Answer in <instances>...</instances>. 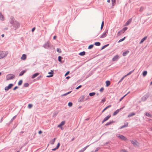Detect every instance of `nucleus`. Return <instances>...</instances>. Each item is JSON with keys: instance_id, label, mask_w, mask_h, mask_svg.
I'll use <instances>...</instances> for the list:
<instances>
[{"instance_id": "f257e3e1", "label": "nucleus", "mask_w": 152, "mask_h": 152, "mask_svg": "<svg viewBox=\"0 0 152 152\" xmlns=\"http://www.w3.org/2000/svg\"><path fill=\"white\" fill-rule=\"evenodd\" d=\"M8 53V52L7 51H0V59L6 57Z\"/></svg>"}, {"instance_id": "f03ea898", "label": "nucleus", "mask_w": 152, "mask_h": 152, "mask_svg": "<svg viewBox=\"0 0 152 152\" xmlns=\"http://www.w3.org/2000/svg\"><path fill=\"white\" fill-rule=\"evenodd\" d=\"M130 141L134 146H139V143L136 140H130Z\"/></svg>"}, {"instance_id": "7ed1b4c3", "label": "nucleus", "mask_w": 152, "mask_h": 152, "mask_svg": "<svg viewBox=\"0 0 152 152\" xmlns=\"http://www.w3.org/2000/svg\"><path fill=\"white\" fill-rule=\"evenodd\" d=\"M117 137L122 140L126 141L128 140L127 139L126 137L122 135H117Z\"/></svg>"}, {"instance_id": "20e7f679", "label": "nucleus", "mask_w": 152, "mask_h": 152, "mask_svg": "<svg viewBox=\"0 0 152 152\" xmlns=\"http://www.w3.org/2000/svg\"><path fill=\"white\" fill-rule=\"evenodd\" d=\"M15 77V76L12 74H10L7 75L6 76V79L7 80H9L13 79Z\"/></svg>"}, {"instance_id": "39448f33", "label": "nucleus", "mask_w": 152, "mask_h": 152, "mask_svg": "<svg viewBox=\"0 0 152 152\" xmlns=\"http://www.w3.org/2000/svg\"><path fill=\"white\" fill-rule=\"evenodd\" d=\"M108 34V30L105 31L100 36V38H103L107 36Z\"/></svg>"}, {"instance_id": "423d86ee", "label": "nucleus", "mask_w": 152, "mask_h": 152, "mask_svg": "<svg viewBox=\"0 0 152 152\" xmlns=\"http://www.w3.org/2000/svg\"><path fill=\"white\" fill-rule=\"evenodd\" d=\"M12 84H10L8 86L6 87L5 88V90L6 91H8L9 89L11 88L13 86Z\"/></svg>"}, {"instance_id": "0eeeda50", "label": "nucleus", "mask_w": 152, "mask_h": 152, "mask_svg": "<svg viewBox=\"0 0 152 152\" xmlns=\"http://www.w3.org/2000/svg\"><path fill=\"white\" fill-rule=\"evenodd\" d=\"M111 115H109L107 116L106 117L104 118L102 121V123H103L104 122L107 120L110 117Z\"/></svg>"}, {"instance_id": "6e6552de", "label": "nucleus", "mask_w": 152, "mask_h": 152, "mask_svg": "<svg viewBox=\"0 0 152 152\" xmlns=\"http://www.w3.org/2000/svg\"><path fill=\"white\" fill-rule=\"evenodd\" d=\"M84 99V96H81L79 99L78 101L79 102H83Z\"/></svg>"}, {"instance_id": "1a4fd4ad", "label": "nucleus", "mask_w": 152, "mask_h": 152, "mask_svg": "<svg viewBox=\"0 0 152 152\" xmlns=\"http://www.w3.org/2000/svg\"><path fill=\"white\" fill-rule=\"evenodd\" d=\"M124 107H123L122 109ZM121 109H122V108H120L119 109H118V110H117L116 111H115L113 113V115H116L119 112L120 110H121Z\"/></svg>"}, {"instance_id": "9d476101", "label": "nucleus", "mask_w": 152, "mask_h": 152, "mask_svg": "<svg viewBox=\"0 0 152 152\" xmlns=\"http://www.w3.org/2000/svg\"><path fill=\"white\" fill-rule=\"evenodd\" d=\"M53 71L51 70V72H49L48 74H50V75L47 76V77H50L53 76Z\"/></svg>"}, {"instance_id": "9b49d317", "label": "nucleus", "mask_w": 152, "mask_h": 152, "mask_svg": "<svg viewBox=\"0 0 152 152\" xmlns=\"http://www.w3.org/2000/svg\"><path fill=\"white\" fill-rule=\"evenodd\" d=\"M26 55L25 54H23L21 57V59L22 60H25L26 59Z\"/></svg>"}, {"instance_id": "f8f14e48", "label": "nucleus", "mask_w": 152, "mask_h": 152, "mask_svg": "<svg viewBox=\"0 0 152 152\" xmlns=\"http://www.w3.org/2000/svg\"><path fill=\"white\" fill-rule=\"evenodd\" d=\"M132 19H129L126 23L125 26H127L129 25L132 22Z\"/></svg>"}, {"instance_id": "ddd939ff", "label": "nucleus", "mask_w": 152, "mask_h": 152, "mask_svg": "<svg viewBox=\"0 0 152 152\" xmlns=\"http://www.w3.org/2000/svg\"><path fill=\"white\" fill-rule=\"evenodd\" d=\"M65 123V122L64 121H62L61 122V124H59L58 126V127H61L63 125H64Z\"/></svg>"}, {"instance_id": "4468645a", "label": "nucleus", "mask_w": 152, "mask_h": 152, "mask_svg": "<svg viewBox=\"0 0 152 152\" xmlns=\"http://www.w3.org/2000/svg\"><path fill=\"white\" fill-rule=\"evenodd\" d=\"M118 56H115L113 58L112 60L113 61H115L118 59Z\"/></svg>"}, {"instance_id": "2eb2a0df", "label": "nucleus", "mask_w": 152, "mask_h": 152, "mask_svg": "<svg viewBox=\"0 0 152 152\" xmlns=\"http://www.w3.org/2000/svg\"><path fill=\"white\" fill-rule=\"evenodd\" d=\"M39 74V73H36L34 74L32 76L31 78L32 79H34Z\"/></svg>"}, {"instance_id": "dca6fc26", "label": "nucleus", "mask_w": 152, "mask_h": 152, "mask_svg": "<svg viewBox=\"0 0 152 152\" xmlns=\"http://www.w3.org/2000/svg\"><path fill=\"white\" fill-rule=\"evenodd\" d=\"M129 52V51L128 50H127L125 52H124L123 53V56H125L127 55V54H128Z\"/></svg>"}, {"instance_id": "f3484780", "label": "nucleus", "mask_w": 152, "mask_h": 152, "mask_svg": "<svg viewBox=\"0 0 152 152\" xmlns=\"http://www.w3.org/2000/svg\"><path fill=\"white\" fill-rule=\"evenodd\" d=\"M147 38V37H145L142 38L140 42V44L142 43Z\"/></svg>"}, {"instance_id": "a211bd4d", "label": "nucleus", "mask_w": 152, "mask_h": 152, "mask_svg": "<svg viewBox=\"0 0 152 152\" xmlns=\"http://www.w3.org/2000/svg\"><path fill=\"white\" fill-rule=\"evenodd\" d=\"M128 123H126L124 125L121 126L120 129H121L123 128L124 127H127L128 126Z\"/></svg>"}, {"instance_id": "6ab92c4d", "label": "nucleus", "mask_w": 152, "mask_h": 152, "mask_svg": "<svg viewBox=\"0 0 152 152\" xmlns=\"http://www.w3.org/2000/svg\"><path fill=\"white\" fill-rule=\"evenodd\" d=\"M88 147V146L85 147L84 148H83L82 150L79 151L78 152H83Z\"/></svg>"}, {"instance_id": "aec40b11", "label": "nucleus", "mask_w": 152, "mask_h": 152, "mask_svg": "<svg viewBox=\"0 0 152 152\" xmlns=\"http://www.w3.org/2000/svg\"><path fill=\"white\" fill-rule=\"evenodd\" d=\"M121 152H129L127 150L124 149H121L120 150Z\"/></svg>"}, {"instance_id": "412c9836", "label": "nucleus", "mask_w": 152, "mask_h": 152, "mask_svg": "<svg viewBox=\"0 0 152 152\" xmlns=\"http://www.w3.org/2000/svg\"><path fill=\"white\" fill-rule=\"evenodd\" d=\"M128 28L127 27H125L121 31V33H124L125 31H126L127 29Z\"/></svg>"}, {"instance_id": "4be33fe9", "label": "nucleus", "mask_w": 152, "mask_h": 152, "mask_svg": "<svg viewBox=\"0 0 152 152\" xmlns=\"http://www.w3.org/2000/svg\"><path fill=\"white\" fill-rule=\"evenodd\" d=\"M111 106V105H109L107 107H106L102 111V113H103L104 112L105 110H107V108L110 107Z\"/></svg>"}, {"instance_id": "5701e85b", "label": "nucleus", "mask_w": 152, "mask_h": 152, "mask_svg": "<svg viewBox=\"0 0 152 152\" xmlns=\"http://www.w3.org/2000/svg\"><path fill=\"white\" fill-rule=\"evenodd\" d=\"M135 115V113H130V114H129L128 115V117L129 118L130 117L132 116H133V115Z\"/></svg>"}, {"instance_id": "b1692460", "label": "nucleus", "mask_w": 152, "mask_h": 152, "mask_svg": "<svg viewBox=\"0 0 152 152\" xmlns=\"http://www.w3.org/2000/svg\"><path fill=\"white\" fill-rule=\"evenodd\" d=\"M106 86L107 87L109 86L110 85V82L109 81H107L106 82Z\"/></svg>"}, {"instance_id": "393cba45", "label": "nucleus", "mask_w": 152, "mask_h": 152, "mask_svg": "<svg viewBox=\"0 0 152 152\" xmlns=\"http://www.w3.org/2000/svg\"><path fill=\"white\" fill-rule=\"evenodd\" d=\"M145 114V115L146 116L148 117H151V114L149 113H148L146 112Z\"/></svg>"}, {"instance_id": "a878e982", "label": "nucleus", "mask_w": 152, "mask_h": 152, "mask_svg": "<svg viewBox=\"0 0 152 152\" xmlns=\"http://www.w3.org/2000/svg\"><path fill=\"white\" fill-rule=\"evenodd\" d=\"M0 18L2 20H4V19L3 16L2 15V14L1 13H0Z\"/></svg>"}, {"instance_id": "bb28decb", "label": "nucleus", "mask_w": 152, "mask_h": 152, "mask_svg": "<svg viewBox=\"0 0 152 152\" xmlns=\"http://www.w3.org/2000/svg\"><path fill=\"white\" fill-rule=\"evenodd\" d=\"M26 72V71H25V70L22 71L19 74V75L20 76L24 74V73H25Z\"/></svg>"}, {"instance_id": "cd10ccee", "label": "nucleus", "mask_w": 152, "mask_h": 152, "mask_svg": "<svg viewBox=\"0 0 152 152\" xmlns=\"http://www.w3.org/2000/svg\"><path fill=\"white\" fill-rule=\"evenodd\" d=\"M85 54V51H83L82 52H80L79 53V55L80 56H84Z\"/></svg>"}, {"instance_id": "c85d7f7f", "label": "nucleus", "mask_w": 152, "mask_h": 152, "mask_svg": "<svg viewBox=\"0 0 152 152\" xmlns=\"http://www.w3.org/2000/svg\"><path fill=\"white\" fill-rule=\"evenodd\" d=\"M56 139V138H54L53 140H52L51 141V142H50V143L51 144H53L55 142V140Z\"/></svg>"}, {"instance_id": "c756f323", "label": "nucleus", "mask_w": 152, "mask_h": 152, "mask_svg": "<svg viewBox=\"0 0 152 152\" xmlns=\"http://www.w3.org/2000/svg\"><path fill=\"white\" fill-rule=\"evenodd\" d=\"M114 122V121H110V122H108L107 123H106V124H105V125L106 126Z\"/></svg>"}, {"instance_id": "7c9ffc66", "label": "nucleus", "mask_w": 152, "mask_h": 152, "mask_svg": "<svg viewBox=\"0 0 152 152\" xmlns=\"http://www.w3.org/2000/svg\"><path fill=\"white\" fill-rule=\"evenodd\" d=\"M94 45L96 46H99L100 45V43L99 42H97L95 43Z\"/></svg>"}, {"instance_id": "2f4dec72", "label": "nucleus", "mask_w": 152, "mask_h": 152, "mask_svg": "<svg viewBox=\"0 0 152 152\" xmlns=\"http://www.w3.org/2000/svg\"><path fill=\"white\" fill-rule=\"evenodd\" d=\"M95 94V93L94 92L90 93L89 94L90 96H94Z\"/></svg>"}, {"instance_id": "473e14b6", "label": "nucleus", "mask_w": 152, "mask_h": 152, "mask_svg": "<svg viewBox=\"0 0 152 152\" xmlns=\"http://www.w3.org/2000/svg\"><path fill=\"white\" fill-rule=\"evenodd\" d=\"M134 70H133V71H131L129 73H128L127 75H125V76H127L129 75H130V74H131L134 71Z\"/></svg>"}, {"instance_id": "72a5a7b5", "label": "nucleus", "mask_w": 152, "mask_h": 152, "mask_svg": "<svg viewBox=\"0 0 152 152\" xmlns=\"http://www.w3.org/2000/svg\"><path fill=\"white\" fill-rule=\"evenodd\" d=\"M147 74V72L146 71H144L142 73V75L143 76H145Z\"/></svg>"}, {"instance_id": "f704fd0d", "label": "nucleus", "mask_w": 152, "mask_h": 152, "mask_svg": "<svg viewBox=\"0 0 152 152\" xmlns=\"http://www.w3.org/2000/svg\"><path fill=\"white\" fill-rule=\"evenodd\" d=\"M104 22L103 21L102 23L101 27V29H102L103 27L104 26Z\"/></svg>"}, {"instance_id": "c9c22d12", "label": "nucleus", "mask_w": 152, "mask_h": 152, "mask_svg": "<svg viewBox=\"0 0 152 152\" xmlns=\"http://www.w3.org/2000/svg\"><path fill=\"white\" fill-rule=\"evenodd\" d=\"M22 83V81L21 80H20L18 83V85H21Z\"/></svg>"}, {"instance_id": "e433bc0d", "label": "nucleus", "mask_w": 152, "mask_h": 152, "mask_svg": "<svg viewBox=\"0 0 152 152\" xmlns=\"http://www.w3.org/2000/svg\"><path fill=\"white\" fill-rule=\"evenodd\" d=\"M94 45H90L88 47V49H91L93 48Z\"/></svg>"}, {"instance_id": "4c0bfd02", "label": "nucleus", "mask_w": 152, "mask_h": 152, "mask_svg": "<svg viewBox=\"0 0 152 152\" xmlns=\"http://www.w3.org/2000/svg\"><path fill=\"white\" fill-rule=\"evenodd\" d=\"M61 59H62V57L59 56H58V60L60 62H61Z\"/></svg>"}, {"instance_id": "58836bf2", "label": "nucleus", "mask_w": 152, "mask_h": 152, "mask_svg": "<svg viewBox=\"0 0 152 152\" xmlns=\"http://www.w3.org/2000/svg\"><path fill=\"white\" fill-rule=\"evenodd\" d=\"M125 37H124L123 38L121 39H120V40H119L118 41V42H121L123 41V40H124V39H125Z\"/></svg>"}, {"instance_id": "ea45409f", "label": "nucleus", "mask_w": 152, "mask_h": 152, "mask_svg": "<svg viewBox=\"0 0 152 152\" xmlns=\"http://www.w3.org/2000/svg\"><path fill=\"white\" fill-rule=\"evenodd\" d=\"M28 83H25L24 84V86L25 87H27L28 86Z\"/></svg>"}, {"instance_id": "a19ab883", "label": "nucleus", "mask_w": 152, "mask_h": 152, "mask_svg": "<svg viewBox=\"0 0 152 152\" xmlns=\"http://www.w3.org/2000/svg\"><path fill=\"white\" fill-rule=\"evenodd\" d=\"M32 105L31 104H28V107L29 108H31L32 107Z\"/></svg>"}, {"instance_id": "79ce46f5", "label": "nucleus", "mask_w": 152, "mask_h": 152, "mask_svg": "<svg viewBox=\"0 0 152 152\" xmlns=\"http://www.w3.org/2000/svg\"><path fill=\"white\" fill-rule=\"evenodd\" d=\"M112 2L113 5H114L115 4V0H112Z\"/></svg>"}, {"instance_id": "37998d69", "label": "nucleus", "mask_w": 152, "mask_h": 152, "mask_svg": "<svg viewBox=\"0 0 152 152\" xmlns=\"http://www.w3.org/2000/svg\"><path fill=\"white\" fill-rule=\"evenodd\" d=\"M72 105V104L71 102H69L68 104V105L69 107H71Z\"/></svg>"}, {"instance_id": "c03bdc74", "label": "nucleus", "mask_w": 152, "mask_h": 152, "mask_svg": "<svg viewBox=\"0 0 152 152\" xmlns=\"http://www.w3.org/2000/svg\"><path fill=\"white\" fill-rule=\"evenodd\" d=\"M127 94H126L123 97L121 98L120 99V101H121L123 99V98Z\"/></svg>"}, {"instance_id": "a18cd8bd", "label": "nucleus", "mask_w": 152, "mask_h": 152, "mask_svg": "<svg viewBox=\"0 0 152 152\" xmlns=\"http://www.w3.org/2000/svg\"><path fill=\"white\" fill-rule=\"evenodd\" d=\"M60 143H58L57 145V146L56 147V148L58 149L59 148V147L60 146Z\"/></svg>"}, {"instance_id": "49530a36", "label": "nucleus", "mask_w": 152, "mask_h": 152, "mask_svg": "<svg viewBox=\"0 0 152 152\" xmlns=\"http://www.w3.org/2000/svg\"><path fill=\"white\" fill-rule=\"evenodd\" d=\"M71 92V91L69 92H68L67 93H66V94H64L63 96H66V95H67V94L70 93Z\"/></svg>"}, {"instance_id": "de8ad7c7", "label": "nucleus", "mask_w": 152, "mask_h": 152, "mask_svg": "<svg viewBox=\"0 0 152 152\" xmlns=\"http://www.w3.org/2000/svg\"><path fill=\"white\" fill-rule=\"evenodd\" d=\"M121 34H122V33H121V31H118V35H121Z\"/></svg>"}, {"instance_id": "09e8293b", "label": "nucleus", "mask_w": 152, "mask_h": 152, "mask_svg": "<svg viewBox=\"0 0 152 152\" xmlns=\"http://www.w3.org/2000/svg\"><path fill=\"white\" fill-rule=\"evenodd\" d=\"M57 51L59 53H61V51L60 49H59L58 48H57Z\"/></svg>"}, {"instance_id": "8fccbe9b", "label": "nucleus", "mask_w": 152, "mask_h": 152, "mask_svg": "<svg viewBox=\"0 0 152 152\" xmlns=\"http://www.w3.org/2000/svg\"><path fill=\"white\" fill-rule=\"evenodd\" d=\"M69 73V71H68L66 73V74H65V76H66Z\"/></svg>"}, {"instance_id": "3c124183", "label": "nucleus", "mask_w": 152, "mask_h": 152, "mask_svg": "<svg viewBox=\"0 0 152 152\" xmlns=\"http://www.w3.org/2000/svg\"><path fill=\"white\" fill-rule=\"evenodd\" d=\"M82 86L81 85H80L79 86H78L77 87L76 89H78L79 88H81V87Z\"/></svg>"}, {"instance_id": "603ef678", "label": "nucleus", "mask_w": 152, "mask_h": 152, "mask_svg": "<svg viewBox=\"0 0 152 152\" xmlns=\"http://www.w3.org/2000/svg\"><path fill=\"white\" fill-rule=\"evenodd\" d=\"M126 76H125V75L124 76V77H123L121 79L120 81V82H121V81H122L124 79V77H126Z\"/></svg>"}, {"instance_id": "864d4df0", "label": "nucleus", "mask_w": 152, "mask_h": 152, "mask_svg": "<svg viewBox=\"0 0 152 152\" xmlns=\"http://www.w3.org/2000/svg\"><path fill=\"white\" fill-rule=\"evenodd\" d=\"M104 88H102L100 90V91L101 92H102L104 90Z\"/></svg>"}, {"instance_id": "5fc2aeb1", "label": "nucleus", "mask_w": 152, "mask_h": 152, "mask_svg": "<svg viewBox=\"0 0 152 152\" xmlns=\"http://www.w3.org/2000/svg\"><path fill=\"white\" fill-rule=\"evenodd\" d=\"M99 148H96V149L95 150V152H96L97 151H98V150L99 149Z\"/></svg>"}, {"instance_id": "6e6d98bb", "label": "nucleus", "mask_w": 152, "mask_h": 152, "mask_svg": "<svg viewBox=\"0 0 152 152\" xmlns=\"http://www.w3.org/2000/svg\"><path fill=\"white\" fill-rule=\"evenodd\" d=\"M18 88V87H17V86H15V87L13 89V90H15V89H16Z\"/></svg>"}, {"instance_id": "4d7b16f0", "label": "nucleus", "mask_w": 152, "mask_h": 152, "mask_svg": "<svg viewBox=\"0 0 152 152\" xmlns=\"http://www.w3.org/2000/svg\"><path fill=\"white\" fill-rule=\"evenodd\" d=\"M105 99H103L102 100V102H105Z\"/></svg>"}, {"instance_id": "13d9d810", "label": "nucleus", "mask_w": 152, "mask_h": 152, "mask_svg": "<svg viewBox=\"0 0 152 152\" xmlns=\"http://www.w3.org/2000/svg\"><path fill=\"white\" fill-rule=\"evenodd\" d=\"M35 27L33 28L32 29V30H32V32L34 31L35 30Z\"/></svg>"}, {"instance_id": "bf43d9fd", "label": "nucleus", "mask_w": 152, "mask_h": 152, "mask_svg": "<svg viewBox=\"0 0 152 152\" xmlns=\"http://www.w3.org/2000/svg\"><path fill=\"white\" fill-rule=\"evenodd\" d=\"M42 133V131H41V130L39 131V132H38L39 134H41Z\"/></svg>"}, {"instance_id": "052dcab7", "label": "nucleus", "mask_w": 152, "mask_h": 152, "mask_svg": "<svg viewBox=\"0 0 152 152\" xmlns=\"http://www.w3.org/2000/svg\"><path fill=\"white\" fill-rule=\"evenodd\" d=\"M49 44H50V42H47L46 43V44H47V45H48V46H49Z\"/></svg>"}, {"instance_id": "680f3d73", "label": "nucleus", "mask_w": 152, "mask_h": 152, "mask_svg": "<svg viewBox=\"0 0 152 152\" xmlns=\"http://www.w3.org/2000/svg\"><path fill=\"white\" fill-rule=\"evenodd\" d=\"M70 78L69 76H67L66 77V79H69Z\"/></svg>"}, {"instance_id": "e2e57ef3", "label": "nucleus", "mask_w": 152, "mask_h": 152, "mask_svg": "<svg viewBox=\"0 0 152 152\" xmlns=\"http://www.w3.org/2000/svg\"><path fill=\"white\" fill-rule=\"evenodd\" d=\"M57 149V148H56V147L55 148L52 149V150L53 151H55Z\"/></svg>"}, {"instance_id": "0e129e2a", "label": "nucleus", "mask_w": 152, "mask_h": 152, "mask_svg": "<svg viewBox=\"0 0 152 152\" xmlns=\"http://www.w3.org/2000/svg\"><path fill=\"white\" fill-rule=\"evenodd\" d=\"M56 36H54L53 37V39H55L56 38Z\"/></svg>"}, {"instance_id": "69168bd1", "label": "nucleus", "mask_w": 152, "mask_h": 152, "mask_svg": "<svg viewBox=\"0 0 152 152\" xmlns=\"http://www.w3.org/2000/svg\"><path fill=\"white\" fill-rule=\"evenodd\" d=\"M150 129L152 131V126L150 127Z\"/></svg>"}, {"instance_id": "338daca9", "label": "nucleus", "mask_w": 152, "mask_h": 152, "mask_svg": "<svg viewBox=\"0 0 152 152\" xmlns=\"http://www.w3.org/2000/svg\"><path fill=\"white\" fill-rule=\"evenodd\" d=\"M1 36L2 37H4V34H2Z\"/></svg>"}, {"instance_id": "774afa93", "label": "nucleus", "mask_w": 152, "mask_h": 152, "mask_svg": "<svg viewBox=\"0 0 152 152\" xmlns=\"http://www.w3.org/2000/svg\"><path fill=\"white\" fill-rule=\"evenodd\" d=\"M107 2L108 3H110V0H107Z\"/></svg>"}]
</instances>
